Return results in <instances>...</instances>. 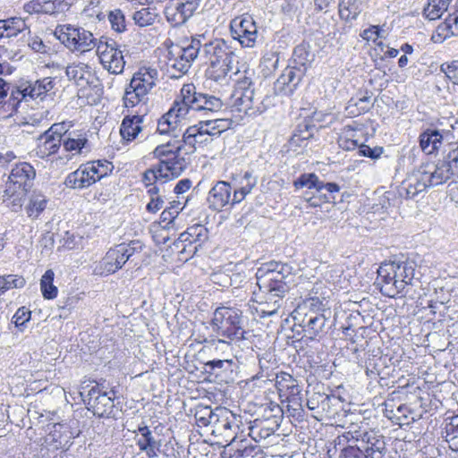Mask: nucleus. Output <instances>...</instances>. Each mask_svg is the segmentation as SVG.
<instances>
[{
    "label": "nucleus",
    "mask_w": 458,
    "mask_h": 458,
    "mask_svg": "<svg viewBox=\"0 0 458 458\" xmlns=\"http://www.w3.org/2000/svg\"><path fill=\"white\" fill-rule=\"evenodd\" d=\"M292 267L283 263H269L258 269L257 281L260 294L271 305L272 309H263L260 312L264 315H274L281 307L283 298L290 290L288 284L292 277Z\"/></svg>",
    "instance_id": "nucleus-1"
},
{
    "label": "nucleus",
    "mask_w": 458,
    "mask_h": 458,
    "mask_svg": "<svg viewBox=\"0 0 458 458\" xmlns=\"http://www.w3.org/2000/svg\"><path fill=\"white\" fill-rule=\"evenodd\" d=\"M415 263L390 262L382 264L377 269V284L382 294L389 297L405 296L413 284Z\"/></svg>",
    "instance_id": "nucleus-2"
},
{
    "label": "nucleus",
    "mask_w": 458,
    "mask_h": 458,
    "mask_svg": "<svg viewBox=\"0 0 458 458\" xmlns=\"http://www.w3.org/2000/svg\"><path fill=\"white\" fill-rule=\"evenodd\" d=\"M203 36L194 38L199 47L198 59L202 64L208 66L210 76L215 81L225 78L232 70L235 55L231 47L224 39L216 38L212 41L202 43Z\"/></svg>",
    "instance_id": "nucleus-3"
},
{
    "label": "nucleus",
    "mask_w": 458,
    "mask_h": 458,
    "mask_svg": "<svg viewBox=\"0 0 458 458\" xmlns=\"http://www.w3.org/2000/svg\"><path fill=\"white\" fill-rule=\"evenodd\" d=\"M34 167L27 163L17 164L9 174L3 194V201L10 206L12 210L17 212L21 209L24 198L35 179Z\"/></svg>",
    "instance_id": "nucleus-4"
},
{
    "label": "nucleus",
    "mask_w": 458,
    "mask_h": 458,
    "mask_svg": "<svg viewBox=\"0 0 458 458\" xmlns=\"http://www.w3.org/2000/svg\"><path fill=\"white\" fill-rule=\"evenodd\" d=\"M212 330L225 339H219L218 344L229 346L232 341L245 339L247 332L242 327V312L231 307H218L211 319Z\"/></svg>",
    "instance_id": "nucleus-5"
},
{
    "label": "nucleus",
    "mask_w": 458,
    "mask_h": 458,
    "mask_svg": "<svg viewBox=\"0 0 458 458\" xmlns=\"http://www.w3.org/2000/svg\"><path fill=\"white\" fill-rule=\"evenodd\" d=\"M248 72L236 79V85L232 95V106L238 112L248 116H256L267 110V98L257 97Z\"/></svg>",
    "instance_id": "nucleus-6"
},
{
    "label": "nucleus",
    "mask_w": 458,
    "mask_h": 458,
    "mask_svg": "<svg viewBox=\"0 0 458 458\" xmlns=\"http://www.w3.org/2000/svg\"><path fill=\"white\" fill-rule=\"evenodd\" d=\"M143 244L140 241L121 243L111 248L94 267L93 273L105 276L114 274L136 253L141 252Z\"/></svg>",
    "instance_id": "nucleus-7"
},
{
    "label": "nucleus",
    "mask_w": 458,
    "mask_h": 458,
    "mask_svg": "<svg viewBox=\"0 0 458 458\" xmlns=\"http://www.w3.org/2000/svg\"><path fill=\"white\" fill-rule=\"evenodd\" d=\"M158 72L157 69L149 67H142L136 72L130 84L126 87L123 103L124 106L134 107L138 104L144 102L147 95L156 86Z\"/></svg>",
    "instance_id": "nucleus-8"
},
{
    "label": "nucleus",
    "mask_w": 458,
    "mask_h": 458,
    "mask_svg": "<svg viewBox=\"0 0 458 458\" xmlns=\"http://www.w3.org/2000/svg\"><path fill=\"white\" fill-rule=\"evenodd\" d=\"M194 38L186 46L174 45L168 49L166 70L171 78L178 79L185 74L192 62L198 59L199 47Z\"/></svg>",
    "instance_id": "nucleus-9"
},
{
    "label": "nucleus",
    "mask_w": 458,
    "mask_h": 458,
    "mask_svg": "<svg viewBox=\"0 0 458 458\" xmlns=\"http://www.w3.org/2000/svg\"><path fill=\"white\" fill-rule=\"evenodd\" d=\"M55 35L72 52L82 54L97 47L98 44L90 31L70 24L56 27Z\"/></svg>",
    "instance_id": "nucleus-10"
},
{
    "label": "nucleus",
    "mask_w": 458,
    "mask_h": 458,
    "mask_svg": "<svg viewBox=\"0 0 458 458\" xmlns=\"http://www.w3.org/2000/svg\"><path fill=\"white\" fill-rule=\"evenodd\" d=\"M181 100L187 107V112L191 111L216 113L224 106L221 98L208 93L197 92L193 84H185L181 89Z\"/></svg>",
    "instance_id": "nucleus-11"
},
{
    "label": "nucleus",
    "mask_w": 458,
    "mask_h": 458,
    "mask_svg": "<svg viewBox=\"0 0 458 458\" xmlns=\"http://www.w3.org/2000/svg\"><path fill=\"white\" fill-rule=\"evenodd\" d=\"M97 53L103 67L113 74L123 72L125 61L123 52L114 40L102 38L97 46Z\"/></svg>",
    "instance_id": "nucleus-12"
},
{
    "label": "nucleus",
    "mask_w": 458,
    "mask_h": 458,
    "mask_svg": "<svg viewBox=\"0 0 458 458\" xmlns=\"http://www.w3.org/2000/svg\"><path fill=\"white\" fill-rule=\"evenodd\" d=\"M55 87L51 77H45L35 81H24L15 86V94L19 100V107L21 104L30 100L42 101Z\"/></svg>",
    "instance_id": "nucleus-13"
},
{
    "label": "nucleus",
    "mask_w": 458,
    "mask_h": 458,
    "mask_svg": "<svg viewBox=\"0 0 458 458\" xmlns=\"http://www.w3.org/2000/svg\"><path fill=\"white\" fill-rule=\"evenodd\" d=\"M88 409L98 417H110L114 411V392H105L98 386H92L87 395Z\"/></svg>",
    "instance_id": "nucleus-14"
},
{
    "label": "nucleus",
    "mask_w": 458,
    "mask_h": 458,
    "mask_svg": "<svg viewBox=\"0 0 458 458\" xmlns=\"http://www.w3.org/2000/svg\"><path fill=\"white\" fill-rule=\"evenodd\" d=\"M200 0H170L165 9V14L172 26L183 24L199 6Z\"/></svg>",
    "instance_id": "nucleus-15"
},
{
    "label": "nucleus",
    "mask_w": 458,
    "mask_h": 458,
    "mask_svg": "<svg viewBox=\"0 0 458 458\" xmlns=\"http://www.w3.org/2000/svg\"><path fill=\"white\" fill-rule=\"evenodd\" d=\"M453 138L451 131L429 127L420 134L419 144L426 155H437L441 149L444 141Z\"/></svg>",
    "instance_id": "nucleus-16"
},
{
    "label": "nucleus",
    "mask_w": 458,
    "mask_h": 458,
    "mask_svg": "<svg viewBox=\"0 0 458 458\" xmlns=\"http://www.w3.org/2000/svg\"><path fill=\"white\" fill-rule=\"evenodd\" d=\"M188 114L187 107L182 100H175L168 112L158 120L157 131L160 134L173 133L174 136H177V128Z\"/></svg>",
    "instance_id": "nucleus-17"
},
{
    "label": "nucleus",
    "mask_w": 458,
    "mask_h": 458,
    "mask_svg": "<svg viewBox=\"0 0 458 458\" xmlns=\"http://www.w3.org/2000/svg\"><path fill=\"white\" fill-rule=\"evenodd\" d=\"M282 415H270L262 419H256L249 427V436L255 441L259 442L274 435L278 429Z\"/></svg>",
    "instance_id": "nucleus-18"
},
{
    "label": "nucleus",
    "mask_w": 458,
    "mask_h": 458,
    "mask_svg": "<svg viewBox=\"0 0 458 458\" xmlns=\"http://www.w3.org/2000/svg\"><path fill=\"white\" fill-rule=\"evenodd\" d=\"M238 421L236 416L231 411L224 407H216L212 424L209 427L212 434L231 437L233 435L232 428L238 427Z\"/></svg>",
    "instance_id": "nucleus-19"
},
{
    "label": "nucleus",
    "mask_w": 458,
    "mask_h": 458,
    "mask_svg": "<svg viewBox=\"0 0 458 458\" xmlns=\"http://www.w3.org/2000/svg\"><path fill=\"white\" fill-rule=\"evenodd\" d=\"M18 110L19 100L15 94V86L0 78V117H11L16 114Z\"/></svg>",
    "instance_id": "nucleus-20"
},
{
    "label": "nucleus",
    "mask_w": 458,
    "mask_h": 458,
    "mask_svg": "<svg viewBox=\"0 0 458 458\" xmlns=\"http://www.w3.org/2000/svg\"><path fill=\"white\" fill-rule=\"evenodd\" d=\"M305 72V67H286L275 83L276 90L284 94H292L301 81Z\"/></svg>",
    "instance_id": "nucleus-21"
},
{
    "label": "nucleus",
    "mask_w": 458,
    "mask_h": 458,
    "mask_svg": "<svg viewBox=\"0 0 458 458\" xmlns=\"http://www.w3.org/2000/svg\"><path fill=\"white\" fill-rule=\"evenodd\" d=\"M208 201L214 210H221L228 204L234 205L231 184L225 181H218L209 191Z\"/></svg>",
    "instance_id": "nucleus-22"
},
{
    "label": "nucleus",
    "mask_w": 458,
    "mask_h": 458,
    "mask_svg": "<svg viewBox=\"0 0 458 458\" xmlns=\"http://www.w3.org/2000/svg\"><path fill=\"white\" fill-rule=\"evenodd\" d=\"M276 388L280 394V396H284L288 403L295 405L301 404V387L298 382L288 373H282L276 377Z\"/></svg>",
    "instance_id": "nucleus-23"
},
{
    "label": "nucleus",
    "mask_w": 458,
    "mask_h": 458,
    "mask_svg": "<svg viewBox=\"0 0 458 458\" xmlns=\"http://www.w3.org/2000/svg\"><path fill=\"white\" fill-rule=\"evenodd\" d=\"M208 237V229L200 224H195L187 228L185 232L180 234L177 242L174 243L176 248H180V243H189L190 247V254L194 255L198 247L193 246V243H199V246L201 245Z\"/></svg>",
    "instance_id": "nucleus-24"
},
{
    "label": "nucleus",
    "mask_w": 458,
    "mask_h": 458,
    "mask_svg": "<svg viewBox=\"0 0 458 458\" xmlns=\"http://www.w3.org/2000/svg\"><path fill=\"white\" fill-rule=\"evenodd\" d=\"M159 182H165L169 180L179 177L184 170V159L173 157L172 158L161 159L157 165L154 166Z\"/></svg>",
    "instance_id": "nucleus-25"
},
{
    "label": "nucleus",
    "mask_w": 458,
    "mask_h": 458,
    "mask_svg": "<svg viewBox=\"0 0 458 458\" xmlns=\"http://www.w3.org/2000/svg\"><path fill=\"white\" fill-rule=\"evenodd\" d=\"M428 184L421 169L410 174L399 186L398 194L404 199H413L427 189Z\"/></svg>",
    "instance_id": "nucleus-26"
},
{
    "label": "nucleus",
    "mask_w": 458,
    "mask_h": 458,
    "mask_svg": "<svg viewBox=\"0 0 458 458\" xmlns=\"http://www.w3.org/2000/svg\"><path fill=\"white\" fill-rule=\"evenodd\" d=\"M421 173L423 174L428 187L445 183L458 174L454 168H453V166L447 164L445 160L440 161L434 165L433 171L421 169Z\"/></svg>",
    "instance_id": "nucleus-27"
},
{
    "label": "nucleus",
    "mask_w": 458,
    "mask_h": 458,
    "mask_svg": "<svg viewBox=\"0 0 458 458\" xmlns=\"http://www.w3.org/2000/svg\"><path fill=\"white\" fill-rule=\"evenodd\" d=\"M65 74L69 81H72L81 89L92 84L95 80L91 67L89 64L81 62L66 66Z\"/></svg>",
    "instance_id": "nucleus-28"
},
{
    "label": "nucleus",
    "mask_w": 458,
    "mask_h": 458,
    "mask_svg": "<svg viewBox=\"0 0 458 458\" xmlns=\"http://www.w3.org/2000/svg\"><path fill=\"white\" fill-rule=\"evenodd\" d=\"M232 179L234 183L233 204L242 201L258 183V178L253 175L252 172L249 171L245 172L242 175L233 176Z\"/></svg>",
    "instance_id": "nucleus-29"
},
{
    "label": "nucleus",
    "mask_w": 458,
    "mask_h": 458,
    "mask_svg": "<svg viewBox=\"0 0 458 458\" xmlns=\"http://www.w3.org/2000/svg\"><path fill=\"white\" fill-rule=\"evenodd\" d=\"M137 431L140 434L136 439L139 449L145 452L148 458L157 457L161 446L160 440L154 437L152 431L146 425L139 426Z\"/></svg>",
    "instance_id": "nucleus-30"
},
{
    "label": "nucleus",
    "mask_w": 458,
    "mask_h": 458,
    "mask_svg": "<svg viewBox=\"0 0 458 458\" xmlns=\"http://www.w3.org/2000/svg\"><path fill=\"white\" fill-rule=\"evenodd\" d=\"M212 140V137L199 122L188 127L182 135L183 143L194 149L210 144Z\"/></svg>",
    "instance_id": "nucleus-31"
},
{
    "label": "nucleus",
    "mask_w": 458,
    "mask_h": 458,
    "mask_svg": "<svg viewBox=\"0 0 458 458\" xmlns=\"http://www.w3.org/2000/svg\"><path fill=\"white\" fill-rule=\"evenodd\" d=\"M64 149L71 153V157L83 153V149L88 148L89 140L87 132L82 130L71 131L65 135L62 141Z\"/></svg>",
    "instance_id": "nucleus-32"
},
{
    "label": "nucleus",
    "mask_w": 458,
    "mask_h": 458,
    "mask_svg": "<svg viewBox=\"0 0 458 458\" xmlns=\"http://www.w3.org/2000/svg\"><path fill=\"white\" fill-rule=\"evenodd\" d=\"M143 120L144 115L140 114L127 115L123 119L120 126V134L123 141L128 143L137 138L142 131L141 123Z\"/></svg>",
    "instance_id": "nucleus-33"
},
{
    "label": "nucleus",
    "mask_w": 458,
    "mask_h": 458,
    "mask_svg": "<svg viewBox=\"0 0 458 458\" xmlns=\"http://www.w3.org/2000/svg\"><path fill=\"white\" fill-rule=\"evenodd\" d=\"M62 145L60 139L45 131L38 139V145L36 148V155L39 158L47 157L55 154Z\"/></svg>",
    "instance_id": "nucleus-34"
},
{
    "label": "nucleus",
    "mask_w": 458,
    "mask_h": 458,
    "mask_svg": "<svg viewBox=\"0 0 458 458\" xmlns=\"http://www.w3.org/2000/svg\"><path fill=\"white\" fill-rule=\"evenodd\" d=\"M368 2L369 0H340L338 4L340 18L345 21L356 20Z\"/></svg>",
    "instance_id": "nucleus-35"
},
{
    "label": "nucleus",
    "mask_w": 458,
    "mask_h": 458,
    "mask_svg": "<svg viewBox=\"0 0 458 458\" xmlns=\"http://www.w3.org/2000/svg\"><path fill=\"white\" fill-rule=\"evenodd\" d=\"M94 183V178L90 177L89 172L84 165H81L76 171L70 173L64 181V184L71 189H84Z\"/></svg>",
    "instance_id": "nucleus-36"
},
{
    "label": "nucleus",
    "mask_w": 458,
    "mask_h": 458,
    "mask_svg": "<svg viewBox=\"0 0 458 458\" xmlns=\"http://www.w3.org/2000/svg\"><path fill=\"white\" fill-rule=\"evenodd\" d=\"M238 437L235 435L232 437L229 445H233L236 449L233 454H230V458H255L259 453V447L249 444L248 439L243 438L237 440Z\"/></svg>",
    "instance_id": "nucleus-37"
},
{
    "label": "nucleus",
    "mask_w": 458,
    "mask_h": 458,
    "mask_svg": "<svg viewBox=\"0 0 458 458\" xmlns=\"http://www.w3.org/2000/svg\"><path fill=\"white\" fill-rule=\"evenodd\" d=\"M47 204V197L38 191H33L30 196L25 210L28 216L35 219L45 210Z\"/></svg>",
    "instance_id": "nucleus-38"
},
{
    "label": "nucleus",
    "mask_w": 458,
    "mask_h": 458,
    "mask_svg": "<svg viewBox=\"0 0 458 458\" xmlns=\"http://www.w3.org/2000/svg\"><path fill=\"white\" fill-rule=\"evenodd\" d=\"M331 397L329 395L315 392L307 399L306 405L309 410L316 411L313 417L319 420V417H322V412L329 407Z\"/></svg>",
    "instance_id": "nucleus-39"
},
{
    "label": "nucleus",
    "mask_w": 458,
    "mask_h": 458,
    "mask_svg": "<svg viewBox=\"0 0 458 458\" xmlns=\"http://www.w3.org/2000/svg\"><path fill=\"white\" fill-rule=\"evenodd\" d=\"M391 419L400 427L409 426L420 419V415L415 413L408 405L401 404L396 411H391Z\"/></svg>",
    "instance_id": "nucleus-40"
},
{
    "label": "nucleus",
    "mask_w": 458,
    "mask_h": 458,
    "mask_svg": "<svg viewBox=\"0 0 458 458\" xmlns=\"http://www.w3.org/2000/svg\"><path fill=\"white\" fill-rule=\"evenodd\" d=\"M1 24L3 26V38L16 37L19 33L24 32L26 30H28L25 20L20 17H12L6 20H3Z\"/></svg>",
    "instance_id": "nucleus-41"
},
{
    "label": "nucleus",
    "mask_w": 458,
    "mask_h": 458,
    "mask_svg": "<svg viewBox=\"0 0 458 458\" xmlns=\"http://www.w3.org/2000/svg\"><path fill=\"white\" fill-rule=\"evenodd\" d=\"M375 451L362 441L361 445H349L341 450L337 458H375Z\"/></svg>",
    "instance_id": "nucleus-42"
},
{
    "label": "nucleus",
    "mask_w": 458,
    "mask_h": 458,
    "mask_svg": "<svg viewBox=\"0 0 458 458\" xmlns=\"http://www.w3.org/2000/svg\"><path fill=\"white\" fill-rule=\"evenodd\" d=\"M199 123L203 125L206 131L213 137L219 136L222 132L229 130L233 124L230 119H208L200 120Z\"/></svg>",
    "instance_id": "nucleus-43"
},
{
    "label": "nucleus",
    "mask_w": 458,
    "mask_h": 458,
    "mask_svg": "<svg viewBox=\"0 0 458 458\" xmlns=\"http://www.w3.org/2000/svg\"><path fill=\"white\" fill-rule=\"evenodd\" d=\"M234 362L232 359H215L205 363V369L216 376H223L233 370Z\"/></svg>",
    "instance_id": "nucleus-44"
},
{
    "label": "nucleus",
    "mask_w": 458,
    "mask_h": 458,
    "mask_svg": "<svg viewBox=\"0 0 458 458\" xmlns=\"http://www.w3.org/2000/svg\"><path fill=\"white\" fill-rule=\"evenodd\" d=\"M452 0H428L423 9V14L430 21L439 19L447 10Z\"/></svg>",
    "instance_id": "nucleus-45"
},
{
    "label": "nucleus",
    "mask_w": 458,
    "mask_h": 458,
    "mask_svg": "<svg viewBox=\"0 0 458 458\" xmlns=\"http://www.w3.org/2000/svg\"><path fill=\"white\" fill-rule=\"evenodd\" d=\"M327 319L324 315L316 314L314 316L309 317L307 322L303 327V330L305 335L310 339H314L317 337L325 327Z\"/></svg>",
    "instance_id": "nucleus-46"
},
{
    "label": "nucleus",
    "mask_w": 458,
    "mask_h": 458,
    "mask_svg": "<svg viewBox=\"0 0 458 458\" xmlns=\"http://www.w3.org/2000/svg\"><path fill=\"white\" fill-rule=\"evenodd\" d=\"M54 276V272L51 269H48L41 277L40 289L45 299L52 300L57 296V287L53 284Z\"/></svg>",
    "instance_id": "nucleus-47"
},
{
    "label": "nucleus",
    "mask_w": 458,
    "mask_h": 458,
    "mask_svg": "<svg viewBox=\"0 0 458 458\" xmlns=\"http://www.w3.org/2000/svg\"><path fill=\"white\" fill-rule=\"evenodd\" d=\"M312 130L313 126L300 123L290 139L291 145L295 147L304 146V142L313 136Z\"/></svg>",
    "instance_id": "nucleus-48"
},
{
    "label": "nucleus",
    "mask_w": 458,
    "mask_h": 458,
    "mask_svg": "<svg viewBox=\"0 0 458 458\" xmlns=\"http://www.w3.org/2000/svg\"><path fill=\"white\" fill-rule=\"evenodd\" d=\"M25 279L18 275L0 276V295L12 289H20L25 285Z\"/></svg>",
    "instance_id": "nucleus-49"
},
{
    "label": "nucleus",
    "mask_w": 458,
    "mask_h": 458,
    "mask_svg": "<svg viewBox=\"0 0 458 458\" xmlns=\"http://www.w3.org/2000/svg\"><path fill=\"white\" fill-rule=\"evenodd\" d=\"M320 185V179L314 173L302 174L293 182V187L295 190L302 188L316 189Z\"/></svg>",
    "instance_id": "nucleus-50"
},
{
    "label": "nucleus",
    "mask_w": 458,
    "mask_h": 458,
    "mask_svg": "<svg viewBox=\"0 0 458 458\" xmlns=\"http://www.w3.org/2000/svg\"><path fill=\"white\" fill-rule=\"evenodd\" d=\"M255 21L251 16L243 15L241 17L234 18L230 24L231 34L239 35V33H243L244 30H254Z\"/></svg>",
    "instance_id": "nucleus-51"
},
{
    "label": "nucleus",
    "mask_w": 458,
    "mask_h": 458,
    "mask_svg": "<svg viewBox=\"0 0 458 458\" xmlns=\"http://www.w3.org/2000/svg\"><path fill=\"white\" fill-rule=\"evenodd\" d=\"M445 440L451 449L458 451V415L451 419L445 426Z\"/></svg>",
    "instance_id": "nucleus-52"
},
{
    "label": "nucleus",
    "mask_w": 458,
    "mask_h": 458,
    "mask_svg": "<svg viewBox=\"0 0 458 458\" xmlns=\"http://www.w3.org/2000/svg\"><path fill=\"white\" fill-rule=\"evenodd\" d=\"M157 15L155 11L150 8H142L140 11H137L133 13V20L137 25L140 27H146L152 25Z\"/></svg>",
    "instance_id": "nucleus-53"
},
{
    "label": "nucleus",
    "mask_w": 458,
    "mask_h": 458,
    "mask_svg": "<svg viewBox=\"0 0 458 458\" xmlns=\"http://www.w3.org/2000/svg\"><path fill=\"white\" fill-rule=\"evenodd\" d=\"M182 143L180 141H175L174 143L167 142L166 144L158 145L153 151V154L156 157L162 158L164 157H168L169 155H173L174 157H177L179 152L182 149Z\"/></svg>",
    "instance_id": "nucleus-54"
},
{
    "label": "nucleus",
    "mask_w": 458,
    "mask_h": 458,
    "mask_svg": "<svg viewBox=\"0 0 458 458\" xmlns=\"http://www.w3.org/2000/svg\"><path fill=\"white\" fill-rule=\"evenodd\" d=\"M216 409L212 410L209 406H199L196 409L194 418L199 427H209L212 424Z\"/></svg>",
    "instance_id": "nucleus-55"
},
{
    "label": "nucleus",
    "mask_w": 458,
    "mask_h": 458,
    "mask_svg": "<svg viewBox=\"0 0 458 458\" xmlns=\"http://www.w3.org/2000/svg\"><path fill=\"white\" fill-rule=\"evenodd\" d=\"M452 36H454L452 30V25H450V22L446 18L445 21L441 22L437 27L436 30L432 34L431 39L434 43H442Z\"/></svg>",
    "instance_id": "nucleus-56"
},
{
    "label": "nucleus",
    "mask_w": 458,
    "mask_h": 458,
    "mask_svg": "<svg viewBox=\"0 0 458 458\" xmlns=\"http://www.w3.org/2000/svg\"><path fill=\"white\" fill-rule=\"evenodd\" d=\"M244 30L243 33H239V35H233V38L237 39L244 47H253L258 38L256 24H254V30L245 29Z\"/></svg>",
    "instance_id": "nucleus-57"
},
{
    "label": "nucleus",
    "mask_w": 458,
    "mask_h": 458,
    "mask_svg": "<svg viewBox=\"0 0 458 458\" xmlns=\"http://www.w3.org/2000/svg\"><path fill=\"white\" fill-rule=\"evenodd\" d=\"M180 202H174L170 207L166 208L161 214V223H164L163 227H169V225L174 221L182 208L180 207Z\"/></svg>",
    "instance_id": "nucleus-58"
},
{
    "label": "nucleus",
    "mask_w": 458,
    "mask_h": 458,
    "mask_svg": "<svg viewBox=\"0 0 458 458\" xmlns=\"http://www.w3.org/2000/svg\"><path fill=\"white\" fill-rule=\"evenodd\" d=\"M67 8V4L63 0H43V13L56 14L63 13Z\"/></svg>",
    "instance_id": "nucleus-59"
},
{
    "label": "nucleus",
    "mask_w": 458,
    "mask_h": 458,
    "mask_svg": "<svg viewBox=\"0 0 458 458\" xmlns=\"http://www.w3.org/2000/svg\"><path fill=\"white\" fill-rule=\"evenodd\" d=\"M109 21L112 29L117 32H122L125 30V18L120 9H115L109 13Z\"/></svg>",
    "instance_id": "nucleus-60"
},
{
    "label": "nucleus",
    "mask_w": 458,
    "mask_h": 458,
    "mask_svg": "<svg viewBox=\"0 0 458 458\" xmlns=\"http://www.w3.org/2000/svg\"><path fill=\"white\" fill-rule=\"evenodd\" d=\"M293 56L295 64L299 65L297 68L305 67L307 69V64L312 61L310 54L301 46L294 48Z\"/></svg>",
    "instance_id": "nucleus-61"
},
{
    "label": "nucleus",
    "mask_w": 458,
    "mask_h": 458,
    "mask_svg": "<svg viewBox=\"0 0 458 458\" xmlns=\"http://www.w3.org/2000/svg\"><path fill=\"white\" fill-rule=\"evenodd\" d=\"M384 32L385 30L379 26L371 25L360 33V37L368 42L372 41L376 43L379 38H385Z\"/></svg>",
    "instance_id": "nucleus-62"
},
{
    "label": "nucleus",
    "mask_w": 458,
    "mask_h": 458,
    "mask_svg": "<svg viewBox=\"0 0 458 458\" xmlns=\"http://www.w3.org/2000/svg\"><path fill=\"white\" fill-rule=\"evenodd\" d=\"M440 71L454 84H458V61H453L450 64H442Z\"/></svg>",
    "instance_id": "nucleus-63"
},
{
    "label": "nucleus",
    "mask_w": 458,
    "mask_h": 458,
    "mask_svg": "<svg viewBox=\"0 0 458 458\" xmlns=\"http://www.w3.org/2000/svg\"><path fill=\"white\" fill-rule=\"evenodd\" d=\"M445 161L451 165L458 173V142L449 144L448 153L445 156Z\"/></svg>",
    "instance_id": "nucleus-64"
}]
</instances>
